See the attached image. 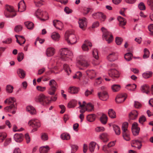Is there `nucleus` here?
<instances>
[{
	"mask_svg": "<svg viewBox=\"0 0 153 153\" xmlns=\"http://www.w3.org/2000/svg\"><path fill=\"white\" fill-rule=\"evenodd\" d=\"M60 52V58L63 61L71 60V58L73 54L71 51L69 50L67 48H63L61 49Z\"/></svg>",
	"mask_w": 153,
	"mask_h": 153,
	"instance_id": "f257e3e1",
	"label": "nucleus"
},
{
	"mask_svg": "<svg viewBox=\"0 0 153 153\" xmlns=\"http://www.w3.org/2000/svg\"><path fill=\"white\" fill-rule=\"evenodd\" d=\"M35 100L36 102H40L44 105L48 103L50 101L48 97L43 94H40L36 96Z\"/></svg>",
	"mask_w": 153,
	"mask_h": 153,
	"instance_id": "f03ea898",
	"label": "nucleus"
},
{
	"mask_svg": "<svg viewBox=\"0 0 153 153\" xmlns=\"http://www.w3.org/2000/svg\"><path fill=\"white\" fill-rule=\"evenodd\" d=\"M49 85L50 88L48 90V93L51 95H54L57 86L56 82L54 80L52 79L50 81Z\"/></svg>",
	"mask_w": 153,
	"mask_h": 153,
	"instance_id": "7ed1b4c3",
	"label": "nucleus"
},
{
	"mask_svg": "<svg viewBox=\"0 0 153 153\" xmlns=\"http://www.w3.org/2000/svg\"><path fill=\"white\" fill-rule=\"evenodd\" d=\"M28 123L30 126L34 128L32 130L33 131H36L37 130V128L41 126L40 123L37 119H32L29 121Z\"/></svg>",
	"mask_w": 153,
	"mask_h": 153,
	"instance_id": "20e7f679",
	"label": "nucleus"
},
{
	"mask_svg": "<svg viewBox=\"0 0 153 153\" xmlns=\"http://www.w3.org/2000/svg\"><path fill=\"white\" fill-rule=\"evenodd\" d=\"M97 95L99 99L102 101H106L109 97L108 93L105 91L98 92Z\"/></svg>",
	"mask_w": 153,
	"mask_h": 153,
	"instance_id": "39448f33",
	"label": "nucleus"
},
{
	"mask_svg": "<svg viewBox=\"0 0 153 153\" xmlns=\"http://www.w3.org/2000/svg\"><path fill=\"white\" fill-rule=\"evenodd\" d=\"M16 107L13 104L7 106L4 108V110L5 111L11 113L13 114L16 113Z\"/></svg>",
	"mask_w": 153,
	"mask_h": 153,
	"instance_id": "423d86ee",
	"label": "nucleus"
},
{
	"mask_svg": "<svg viewBox=\"0 0 153 153\" xmlns=\"http://www.w3.org/2000/svg\"><path fill=\"white\" fill-rule=\"evenodd\" d=\"M102 32V36L106 38H113V36L112 33L108 31L107 29L104 27L101 28Z\"/></svg>",
	"mask_w": 153,
	"mask_h": 153,
	"instance_id": "0eeeda50",
	"label": "nucleus"
},
{
	"mask_svg": "<svg viewBox=\"0 0 153 153\" xmlns=\"http://www.w3.org/2000/svg\"><path fill=\"white\" fill-rule=\"evenodd\" d=\"M87 19L84 18L82 19H79L78 21L79 27L83 30H85L87 27Z\"/></svg>",
	"mask_w": 153,
	"mask_h": 153,
	"instance_id": "6e6552de",
	"label": "nucleus"
},
{
	"mask_svg": "<svg viewBox=\"0 0 153 153\" xmlns=\"http://www.w3.org/2000/svg\"><path fill=\"white\" fill-rule=\"evenodd\" d=\"M131 130L134 135L137 136L138 134L140 128L138 127V124L137 123L135 122L132 124Z\"/></svg>",
	"mask_w": 153,
	"mask_h": 153,
	"instance_id": "1a4fd4ad",
	"label": "nucleus"
},
{
	"mask_svg": "<svg viewBox=\"0 0 153 153\" xmlns=\"http://www.w3.org/2000/svg\"><path fill=\"white\" fill-rule=\"evenodd\" d=\"M109 76L112 78H118L119 76V74L117 71L114 69H110L108 72Z\"/></svg>",
	"mask_w": 153,
	"mask_h": 153,
	"instance_id": "9d476101",
	"label": "nucleus"
},
{
	"mask_svg": "<svg viewBox=\"0 0 153 153\" xmlns=\"http://www.w3.org/2000/svg\"><path fill=\"white\" fill-rule=\"evenodd\" d=\"M92 44L88 40H86L82 46V48L83 51L88 52L89 50L88 46L91 47Z\"/></svg>",
	"mask_w": 153,
	"mask_h": 153,
	"instance_id": "9b49d317",
	"label": "nucleus"
},
{
	"mask_svg": "<svg viewBox=\"0 0 153 153\" xmlns=\"http://www.w3.org/2000/svg\"><path fill=\"white\" fill-rule=\"evenodd\" d=\"M85 72L87 76L91 79H93L95 77L96 71L93 70H88Z\"/></svg>",
	"mask_w": 153,
	"mask_h": 153,
	"instance_id": "f8f14e48",
	"label": "nucleus"
},
{
	"mask_svg": "<svg viewBox=\"0 0 153 153\" xmlns=\"http://www.w3.org/2000/svg\"><path fill=\"white\" fill-rule=\"evenodd\" d=\"M53 26L57 29L61 30V28L63 27L62 23L58 20H54L53 21Z\"/></svg>",
	"mask_w": 153,
	"mask_h": 153,
	"instance_id": "ddd939ff",
	"label": "nucleus"
},
{
	"mask_svg": "<svg viewBox=\"0 0 153 153\" xmlns=\"http://www.w3.org/2000/svg\"><path fill=\"white\" fill-rule=\"evenodd\" d=\"M18 11L23 12L26 10V6L24 1H21L18 4Z\"/></svg>",
	"mask_w": 153,
	"mask_h": 153,
	"instance_id": "4468645a",
	"label": "nucleus"
},
{
	"mask_svg": "<svg viewBox=\"0 0 153 153\" xmlns=\"http://www.w3.org/2000/svg\"><path fill=\"white\" fill-rule=\"evenodd\" d=\"M80 66L85 68H87L89 65V63L87 61L82 59L77 62Z\"/></svg>",
	"mask_w": 153,
	"mask_h": 153,
	"instance_id": "2eb2a0df",
	"label": "nucleus"
},
{
	"mask_svg": "<svg viewBox=\"0 0 153 153\" xmlns=\"http://www.w3.org/2000/svg\"><path fill=\"white\" fill-rule=\"evenodd\" d=\"M126 97L122 94L118 95L115 98V101L117 103H120L123 102L126 100Z\"/></svg>",
	"mask_w": 153,
	"mask_h": 153,
	"instance_id": "dca6fc26",
	"label": "nucleus"
},
{
	"mask_svg": "<svg viewBox=\"0 0 153 153\" xmlns=\"http://www.w3.org/2000/svg\"><path fill=\"white\" fill-rule=\"evenodd\" d=\"M132 146L137 148L138 149H141L142 146L141 142L137 140H133L132 141Z\"/></svg>",
	"mask_w": 153,
	"mask_h": 153,
	"instance_id": "f3484780",
	"label": "nucleus"
},
{
	"mask_svg": "<svg viewBox=\"0 0 153 153\" xmlns=\"http://www.w3.org/2000/svg\"><path fill=\"white\" fill-rule=\"evenodd\" d=\"M16 99L15 98L10 97L4 101L5 103H7L8 105H15L14 103L16 102Z\"/></svg>",
	"mask_w": 153,
	"mask_h": 153,
	"instance_id": "a211bd4d",
	"label": "nucleus"
},
{
	"mask_svg": "<svg viewBox=\"0 0 153 153\" xmlns=\"http://www.w3.org/2000/svg\"><path fill=\"white\" fill-rule=\"evenodd\" d=\"M100 138L104 143H106L109 140V135L106 133H103L100 135Z\"/></svg>",
	"mask_w": 153,
	"mask_h": 153,
	"instance_id": "6ab92c4d",
	"label": "nucleus"
},
{
	"mask_svg": "<svg viewBox=\"0 0 153 153\" xmlns=\"http://www.w3.org/2000/svg\"><path fill=\"white\" fill-rule=\"evenodd\" d=\"M55 53V49L53 48L50 47L47 48L46 54L47 56L49 57L53 56Z\"/></svg>",
	"mask_w": 153,
	"mask_h": 153,
	"instance_id": "aec40b11",
	"label": "nucleus"
},
{
	"mask_svg": "<svg viewBox=\"0 0 153 153\" xmlns=\"http://www.w3.org/2000/svg\"><path fill=\"white\" fill-rule=\"evenodd\" d=\"M117 58V55L114 52H112L109 54L107 57V59L110 61H114Z\"/></svg>",
	"mask_w": 153,
	"mask_h": 153,
	"instance_id": "412c9836",
	"label": "nucleus"
},
{
	"mask_svg": "<svg viewBox=\"0 0 153 153\" xmlns=\"http://www.w3.org/2000/svg\"><path fill=\"white\" fill-rule=\"evenodd\" d=\"M140 90L143 93L148 94L149 92L150 87L147 85H144L141 86Z\"/></svg>",
	"mask_w": 153,
	"mask_h": 153,
	"instance_id": "4be33fe9",
	"label": "nucleus"
},
{
	"mask_svg": "<svg viewBox=\"0 0 153 153\" xmlns=\"http://www.w3.org/2000/svg\"><path fill=\"white\" fill-rule=\"evenodd\" d=\"M138 115L137 111L136 110H133L129 114V118L130 119L133 120L136 119Z\"/></svg>",
	"mask_w": 153,
	"mask_h": 153,
	"instance_id": "5701e85b",
	"label": "nucleus"
},
{
	"mask_svg": "<svg viewBox=\"0 0 153 153\" xmlns=\"http://www.w3.org/2000/svg\"><path fill=\"white\" fill-rule=\"evenodd\" d=\"M23 137L22 134H16L14 135V138L16 142H20L22 140Z\"/></svg>",
	"mask_w": 153,
	"mask_h": 153,
	"instance_id": "b1692460",
	"label": "nucleus"
},
{
	"mask_svg": "<svg viewBox=\"0 0 153 153\" xmlns=\"http://www.w3.org/2000/svg\"><path fill=\"white\" fill-rule=\"evenodd\" d=\"M129 132L128 131H122L123 137L125 140L129 141L130 140L129 136Z\"/></svg>",
	"mask_w": 153,
	"mask_h": 153,
	"instance_id": "393cba45",
	"label": "nucleus"
},
{
	"mask_svg": "<svg viewBox=\"0 0 153 153\" xmlns=\"http://www.w3.org/2000/svg\"><path fill=\"white\" fill-rule=\"evenodd\" d=\"M4 15L7 18H13L16 15L15 12H11L9 11H4Z\"/></svg>",
	"mask_w": 153,
	"mask_h": 153,
	"instance_id": "a878e982",
	"label": "nucleus"
},
{
	"mask_svg": "<svg viewBox=\"0 0 153 153\" xmlns=\"http://www.w3.org/2000/svg\"><path fill=\"white\" fill-rule=\"evenodd\" d=\"M26 110L29 112L31 114H35L36 113V111L35 108L32 106L29 105L26 108Z\"/></svg>",
	"mask_w": 153,
	"mask_h": 153,
	"instance_id": "bb28decb",
	"label": "nucleus"
},
{
	"mask_svg": "<svg viewBox=\"0 0 153 153\" xmlns=\"http://www.w3.org/2000/svg\"><path fill=\"white\" fill-rule=\"evenodd\" d=\"M111 88L113 92H117L120 90L121 86L118 84H114L111 86Z\"/></svg>",
	"mask_w": 153,
	"mask_h": 153,
	"instance_id": "cd10ccee",
	"label": "nucleus"
},
{
	"mask_svg": "<svg viewBox=\"0 0 153 153\" xmlns=\"http://www.w3.org/2000/svg\"><path fill=\"white\" fill-rule=\"evenodd\" d=\"M77 104V102L76 100H72L68 102V107L69 108H74Z\"/></svg>",
	"mask_w": 153,
	"mask_h": 153,
	"instance_id": "c85d7f7f",
	"label": "nucleus"
},
{
	"mask_svg": "<svg viewBox=\"0 0 153 153\" xmlns=\"http://www.w3.org/2000/svg\"><path fill=\"white\" fill-rule=\"evenodd\" d=\"M115 144V142L114 141L111 142L109 143L107 145H104L102 147V149L105 152H106V151H107V149L108 148L114 146Z\"/></svg>",
	"mask_w": 153,
	"mask_h": 153,
	"instance_id": "c756f323",
	"label": "nucleus"
},
{
	"mask_svg": "<svg viewBox=\"0 0 153 153\" xmlns=\"http://www.w3.org/2000/svg\"><path fill=\"white\" fill-rule=\"evenodd\" d=\"M137 87L135 84H128L126 85V88L130 91H133L135 90Z\"/></svg>",
	"mask_w": 153,
	"mask_h": 153,
	"instance_id": "7c9ffc66",
	"label": "nucleus"
},
{
	"mask_svg": "<svg viewBox=\"0 0 153 153\" xmlns=\"http://www.w3.org/2000/svg\"><path fill=\"white\" fill-rule=\"evenodd\" d=\"M107 120L108 117L105 114H102L100 118V121L103 125H105L107 123Z\"/></svg>",
	"mask_w": 153,
	"mask_h": 153,
	"instance_id": "2f4dec72",
	"label": "nucleus"
},
{
	"mask_svg": "<svg viewBox=\"0 0 153 153\" xmlns=\"http://www.w3.org/2000/svg\"><path fill=\"white\" fill-rule=\"evenodd\" d=\"M96 146V142L94 141L91 142L89 145V149L91 152H92L94 151Z\"/></svg>",
	"mask_w": 153,
	"mask_h": 153,
	"instance_id": "473e14b6",
	"label": "nucleus"
},
{
	"mask_svg": "<svg viewBox=\"0 0 153 153\" xmlns=\"http://www.w3.org/2000/svg\"><path fill=\"white\" fill-rule=\"evenodd\" d=\"M24 24L28 29L32 30L34 27V24L32 22L30 21L25 22Z\"/></svg>",
	"mask_w": 153,
	"mask_h": 153,
	"instance_id": "72a5a7b5",
	"label": "nucleus"
},
{
	"mask_svg": "<svg viewBox=\"0 0 153 153\" xmlns=\"http://www.w3.org/2000/svg\"><path fill=\"white\" fill-rule=\"evenodd\" d=\"M117 19L119 21V25L120 26H123L126 25V22L122 17L119 16L117 17Z\"/></svg>",
	"mask_w": 153,
	"mask_h": 153,
	"instance_id": "f704fd0d",
	"label": "nucleus"
},
{
	"mask_svg": "<svg viewBox=\"0 0 153 153\" xmlns=\"http://www.w3.org/2000/svg\"><path fill=\"white\" fill-rule=\"evenodd\" d=\"M113 127L115 134L117 135H119L120 134L121 131L119 126L117 125H114Z\"/></svg>",
	"mask_w": 153,
	"mask_h": 153,
	"instance_id": "c9c22d12",
	"label": "nucleus"
},
{
	"mask_svg": "<svg viewBox=\"0 0 153 153\" xmlns=\"http://www.w3.org/2000/svg\"><path fill=\"white\" fill-rule=\"evenodd\" d=\"M17 73L21 78H24L25 75V71L21 69H19L17 70Z\"/></svg>",
	"mask_w": 153,
	"mask_h": 153,
	"instance_id": "e433bc0d",
	"label": "nucleus"
},
{
	"mask_svg": "<svg viewBox=\"0 0 153 153\" xmlns=\"http://www.w3.org/2000/svg\"><path fill=\"white\" fill-rule=\"evenodd\" d=\"M96 118V116L94 114L88 115L87 117V120L90 122L94 121Z\"/></svg>",
	"mask_w": 153,
	"mask_h": 153,
	"instance_id": "4c0bfd02",
	"label": "nucleus"
},
{
	"mask_svg": "<svg viewBox=\"0 0 153 153\" xmlns=\"http://www.w3.org/2000/svg\"><path fill=\"white\" fill-rule=\"evenodd\" d=\"M87 111L90 112L94 110V105L91 103H87L85 106Z\"/></svg>",
	"mask_w": 153,
	"mask_h": 153,
	"instance_id": "58836bf2",
	"label": "nucleus"
},
{
	"mask_svg": "<svg viewBox=\"0 0 153 153\" xmlns=\"http://www.w3.org/2000/svg\"><path fill=\"white\" fill-rule=\"evenodd\" d=\"M108 114L109 117L111 118H114L116 117L115 112L112 109H109Z\"/></svg>",
	"mask_w": 153,
	"mask_h": 153,
	"instance_id": "ea45409f",
	"label": "nucleus"
},
{
	"mask_svg": "<svg viewBox=\"0 0 153 153\" xmlns=\"http://www.w3.org/2000/svg\"><path fill=\"white\" fill-rule=\"evenodd\" d=\"M49 150V147L46 146L40 147L39 149V151L40 153H47L48 151Z\"/></svg>",
	"mask_w": 153,
	"mask_h": 153,
	"instance_id": "a19ab883",
	"label": "nucleus"
},
{
	"mask_svg": "<svg viewBox=\"0 0 153 153\" xmlns=\"http://www.w3.org/2000/svg\"><path fill=\"white\" fill-rule=\"evenodd\" d=\"M78 91V88L74 87H70L68 90V92L72 94L77 93Z\"/></svg>",
	"mask_w": 153,
	"mask_h": 153,
	"instance_id": "79ce46f5",
	"label": "nucleus"
},
{
	"mask_svg": "<svg viewBox=\"0 0 153 153\" xmlns=\"http://www.w3.org/2000/svg\"><path fill=\"white\" fill-rule=\"evenodd\" d=\"M61 137L63 140H68L70 138V136L69 134L64 133L61 135Z\"/></svg>",
	"mask_w": 153,
	"mask_h": 153,
	"instance_id": "37998d69",
	"label": "nucleus"
},
{
	"mask_svg": "<svg viewBox=\"0 0 153 153\" xmlns=\"http://www.w3.org/2000/svg\"><path fill=\"white\" fill-rule=\"evenodd\" d=\"M65 40L69 45L74 44L77 41L76 39H65Z\"/></svg>",
	"mask_w": 153,
	"mask_h": 153,
	"instance_id": "c03bdc74",
	"label": "nucleus"
},
{
	"mask_svg": "<svg viewBox=\"0 0 153 153\" xmlns=\"http://www.w3.org/2000/svg\"><path fill=\"white\" fill-rule=\"evenodd\" d=\"M96 16H97L102 21H104L105 19V16L102 13H96Z\"/></svg>",
	"mask_w": 153,
	"mask_h": 153,
	"instance_id": "a18cd8bd",
	"label": "nucleus"
},
{
	"mask_svg": "<svg viewBox=\"0 0 153 153\" xmlns=\"http://www.w3.org/2000/svg\"><path fill=\"white\" fill-rule=\"evenodd\" d=\"M144 53L143 56V59H146L149 57L150 52L147 48H145L144 49Z\"/></svg>",
	"mask_w": 153,
	"mask_h": 153,
	"instance_id": "49530a36",
	"label": "nucleus"
},
{
	"mask_svg": "<svg viewBox=\"0 0 153 153\" xmlns=\"http://www.w3.org/2000/svg\"><path fill=\"white\" fill-rule=\"evenodd\" d=\"M13 87L11 85H7L6 86V90L7 93H11L13 92Z\"/></svg>",
	"mask_w": 153,
	"mask_h": 153,
	"instance_id": "de8ad7c7",
	"label": "nucleus"
},
{
	"mask_svg": "<svg viewBox=\"0 0 153 153\" xmlns=\"http://www.w3.org/2000/svg\"><path fill=\"white\" fill-rule=\"evenodd\" d=\"M63 68L65 71L69 75L71 72V70L68 65L67 64H64L63 65Z\"/></svg>",
	"mask_w": 153,
	"mask_h": 153,
	"instance_id": "09e8293b",
	"label": "nucleus"
},
{
	"mask_svg": "<svg viewBox=\"0 0 153 153\" xmlns=\"http://www.w3.org/2000/svg\"><path fill=\"white\" fill-rule=\"evenodd\" d=\"M132 54L130 53H128L125 54L124 58L127 61H129L131 59Z\"/></svg>",
	"mask_w": 153,
	"mask_h": 153,
	"instance_id": "8fccbe9b",
	"label": "nucleus"
},
{
	"mask_svg": "<svg viewBox=\"0 0 153 153\" xmlns=\"http://www.w3.org/2000/svg\"><path fill=\"white\" fill-rule=\"evenodd\" d=\"M7 137L5 132H0V142H2Z\"/></svg>",
	"mask_w": 153,
	"mask_h": 153,
	"instance_id": "3c124183",
	"label": "nucleus"
},
{
	"mask_svg": "<svg viewBox=\"0 0 153 153\" xmlns=\"http://www.w3.org/2000/svg\"><path fill=\"white\" fill-rule=\"evenodd\" d=\"M152 73L151 71L144 73L143 74V77L145 79L149 78L152 76Z\"/></svg>",
	"mask_w": 153,
	"mask_h": 153,
	"instance_id": "603ef678",
	"label": "nucleus"
},
{
	"mask_svg": "<svg viewBox=\"0 0 153 153\" xmlns=\"http://www.w3.org/2000/svg\"><path fill=\"white\" fill-rule=\"evenodd\" d=\"M128 123L127 122H124L122 124V131H128Z\"/></svg>",
	"mask_w": 153,
	"mask_h": 153,
	"instance_id": "864d4df0",
	"label": "nucleus"
},
{
	"mask_svg": "<svg viewBox=\"0 0 153 153\" xmlns=\"http://www.w3.org/2000/svg\"><path fill=\"white\" fill-rule=\"evenodd\" d=\"M36 15L37 17L40 18L43 15V12L41 10L38 9L36 12Z\"/></svg>",
	"mask_w": 153,
	"mask_h": 153,
	"instance_id": "5fc2aeb1",
	"label": "nucleus"
},
{
	"mask_svg": "<svg viewBox=\"0 0 153 153\" xmlns=\"http://www.w3.org/2000/svg\"><path fill=\"white\" fill-rule=\"evenodd\" d=\"M51 38H59L60 37L59 34L56 32H53L51 34Z\"/></svg>",
	"mask_w": 153,
	"mask_h": 153,
	"instance_id": "6e6d98bb",
	"label": "nucleus"
},
{
	"mask_svg": "<svg viewBox=\"0 0 153 153\" xmlns=\"http://www.w3.org/2000/svg\"><path fill=\"white\" fill-rule=\"evenodd\" d=\"M6 10L5 11H9L11 12H15L13 7L12 6L6 5Z\"/></svg>",
	"mask_w": 153,
	"mask_h": 153,
	"instance_id": "4d7b16f0",
	"label": "nucleus"
},
{
	"mask_svg": "<svg viewBox=\"0 0 153 153\" xmlns=\"http://www.w3.org/2000/svg\"><path fill=\"white\" fill-rule=\"evenodd\" d=\"M22 27L20 25L16 26L14 28V31L16 32L21 31L22 30Z\"/></svg>",
	"mask_w": 153,
	"mask_h": 153,
	"instance_id": "13d9d810",
	"label": "nucleus"
},
{
	"mask_svg": "<svg viewBox=\"0 0 153 153\" xmlns=\"http://www.w3.org/2000/svg\"><path fill=\"white\" fill-rule=\"evenodd\" d=\"M24 54L22 53H19L18 54L17 59L19 62H21L23 59Z\"/></svg>",
	"mask_w": 153,
	"mask_h": 153,
	"instance_id": "bf43d9fd",
	"label": "nucleus"
},
{
	"mask_svg": "<svg viewBox=\"0 0 153 153\" xmlns=\"http://www.w3.org/2000/svg\"><path fill=\"white\" fill-rule=\"evenodd\" d=\"M74 34L70 33L69 31L66 32L65 35V38H68L70 37L74 38Z\"/></svg>",
	"mask_w": 153,
	"mask_h": 153,
	"instance_id": "052dcab7",
	"label": "nucleus"
},
{
	"mask_svg": "<svg viewBox=\"0 0 153 153\" xmlns=\"http://www.w3.org/2000/svg\"><path fill=\"white\" fill-rule=\"evenodd\" d=\"M71 153H74L77 150L78 147L75 145H72L71 146Z\"/></svg>",
	"mask_w": 153,
	"mask_h": 153,
	"instance_id": "680f3d73",
	"label": "nucleus"
},
{
	"mask_svg": "<svg viewBox=\"0 0 153 153\" xmlns=\"http://www.w3.org/2000/svg\"><path fill=\"white\" fill-rule=\"evenodd\" d=\"M34 2L35 6L37 7H40L43 5V4L40 1L36 0V1H34Z\"/></svg>",
	"mask_w": 153,
	"mask_h": 153,
	"instance_id": "e2e57ef3",
	"label": "nucleus"
},
{
	"mask_svg": "<svg viewBox=\"0 0 153 153\" xmlns=\"http://www.w3.org/2000/svg\"><path fill=\"white\" fill-rule=\"evenodd\" d=\"M139 8L141 10H144L146 9L145 4L143 2H140L138 6Z\"/></svg>",
	"mask_w": 153,
	"mask_h": 153,
	"instance_id": "0e129e2a",
	"label": "nucleus"
},
{
	"mask_svg": "<svg viewBox=\"0 0 153 153\" xmlns=\"http://www.w3.org/2000/svg\"><path fill=\"white\" fill-rule=\"evenodd\" d=\"M105 129L103 127L98 126L96 127V132H103L105 131Z\"/></svg>",
	"mask_w": 153,
	"mask_h": 153,
	"instance_id": "69168bd1",
	"label": "nucleus"
},
{
	"mask_svg": "<svg viewBox=\"0 0 153 153\" xmlns=\"http://www.w3.org/2000/svg\"><path fill=\"white\" fill-rule=\"evenodd\" d=\"M147 3L150 6L151 10L153 11V0H148Z\"/></svg>",
	"mask_w": 153,
	"mask_h": 153,
	"instance_id": "338daca9",
	"label": "nucleus"
},
{
	"mask_svg": "<svg viewBox=\"0 0 153 153\" xmlns=\"http://www.w3.org/2000/svg\"><path fill=\"white\" fill-rule=\"evenodd\" d=\"M149 30L150 32V34L153 35V24H151L148 27Z\"/></svg>",
	"mask_w": 153,
	"mask_h": 153,
	"instance_id": "774afa93",
	"label": "nucleus"
}]
</instances>
